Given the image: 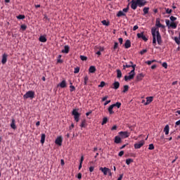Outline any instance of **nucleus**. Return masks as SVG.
<instances>
[{
    "mask_svg": "<svg viewBox=\"0 0 180 180\" xmlns=\"http://www.w3.org/2000/svg\"><path fill=\"white\" fill-rule=\"evenodd\" d=\"M151 33L153 36V46H155V44H157V42L159 46H161V44H162V38L161 37V34H160V30H158V28H156L155 27H153L151 29Z\"/></svg>",
    "mask_w": 180,
    "mask_h": 180,
    "instance_id": "obj_1",
    "label": "nucleus"
},
{
    "mask_svg": "<svg viewBox=\"0 0 180 180\" xmlns=\"http://www.w3.org/2000/svg\"><path fill=\"white\" fill-rule=\"evenodd\" d=\"M147 5V1H141V0H131V8L133 11L137 9V6L142 8V6H146Z\"/></svg>",
    "mask_w": 180,
    "mask_h": 180,
    "instance_id": "obj_2",
    "label": "nucleus"
},
{
    "mask_svg": "<svg viewBox=\"0 0 180 180\" xmlns=\"http://www.w3.org/2000/svg\"><path fill=\"white\" fill-rule=\"evenodd\" d=\"M72 116H74V119H75V122H79V116H81V114H79V112H78V110L73 109V110L72 112Z\"/></svg>",
    "mask_w": 180,
    "mask_h": 180,
    "instance_id": "obj_3",
    "label": "nucleus"
},
{
    "mask_svg": "<svg viewBox=\"0 0 180 180\" xmlns=\"http://www.w3.org/2000/svg\"><path fill=\"white\" fill-rule=\"evenodd\" d=\"M24 99H33L34 98V91H28L24 96H23Z\"/></svg>",
    "mask_w": 180,
    "mask_h": 180,
    "instance_id": "obj_4",
    "label": "nucleus"
},
{
    "mask_svg": "<svg viewBox=\"0 0 180 180\" xmlns=\"http://www.w3.org/2000/svg\"><path fill=\"white\" fill-rule=\"evenodd\" d=\"M129 64H131V65H127V63H125V65H123V70H126V68H130V67H131L133 70H131V73H133L136 71V65H133L132 61H130Z\"/></svg>",
    "mask_w": 180,
    "mask_h": 180,
    "instance_id": "obj_5",
    "label": "nucleus"
},
{
    "mask_svg": "<svg viewBox=\"0 0 180 180\" xmlns=\"http://www.w3.org/2000/svg\"><path fill=\"white\" fill-rule=\"evenodd\" d=\"M144 144H146V141H144V140H141L139 143L134 144V148H136V150H139V148H142Z\"/></svg>",
    "mask_w": 180,
    "mask_h": 180,
    "instance_id": "obj_6",
    "label": "nucleus"
},
{
    "mask_svg": "<svg viewBox=\"0 0 180 180\" xmlns=\"http://www.w3.org/2000/svg\"><path fill=\"white\" fill-rule=\"evenodd\" d=\"M119 134L122 139H127L130 136V133L128 131H120Z\"/></svg>",
    "mask_w": 180,
    "mask_h": 180,
    "instance_id": "obj_7",
    "label": "nucleus"
},
{
    "mask_svg": "<svg viewBox=\"0 0 180 180\" xmlns=\"http://www.w3.org/2000/svg\"><path fill=\"white\" fill-rule=\"evenodd\" d=\"M137 37H138V39H142V40H143L144 41H147V40H148V39H147V37H146V36L144 35V34L143 32L138 33Z\"/></svg>",
    "mask_w": 180,
    "mask_h": 180,
    "instance_id": "obj_8",
    "label": "nucleus"
},
{
    "mask_svg": "<svg viewBox=\"0 0 180 180\" xmlns=\"http://www.w3.org/2000/svg\"><path fill=\"white\" fill-rule=\"evenodd\" d=\"M154 99V97L153 96H149L146 98V102H145L144 105L145 106H147V105H150L151 102H153Z\"/></svg>",
    "mask_w": 180,
    "mask_h": 180,
    "instance_id": "obj_9",
    "label": "nucleus"
},
{
    "mask_svg": "<svg viewBox=\"0 0 180 180\" xmlns=\"http://www.w3.org/2000/svg\"><path fill=\"white\" fill-rule=\"evenodd\" d=\"M56 144L58 146H61L63 144V137L62 136H58L56 141H55Z\"/></svg>",
    "mask_w": 180,
    "mask_h": 180,
    "instance_id": "obj_10",
    "label": "nucleus"
},
{
    "mask_svg": "<svg viewBox=\"0 0 180 180\" xmlns=\"http://www.w3.org/2000/svg\"><path fill=\"white\" fill-rule=\"evenodd\" d=\"M6 61H8V54L4 53L2 56L1 63L6 64Z\"/></svg>",
    "mask_w": 180,
    "mask_h": 180,
    "instance_id": "obj_11",
    "label": "nucleus"
},
{
    "mask_svg": "<svg viewBox=\"0 0 180 180\" xmlns=\"http://www.w3.org/2000/svg\"><path fill=\"white\" fill-rule=\"evenodd\" d=\"M100 171H101V172H103L104 175H108V172H109L110 169H109V168L107 167H101Z\"/></svg>",
    "mask_w": 180,
    "mask_h": 180,
    "instance_id": "obj_12",
    "label": "nucleus"
},
{
    "mask_svg": "<svg viewBox=\"0 0 180 180\" xmlns=\"http://www.w3.org/2000/svg\"><path fill=\"white\" fill-rule=\"evenodd\" d=\"M61 52L63 53H65V54H68V53H70V46L65 45L64 46V49L62 50Z\"/></svg>",
    "mask_w": 180,
    "mask_h": 180,
    "instance_id": "obj_13",
    "label": "nucleus"
},
{
    "mask_svg": "<svg viewBox=\"0 0 180 180\" xmlns=\"http://www.w3.org/2000/svg\"><path fill=\"white\" fill-rule=\"evenodd\" d=\"M114 143H115V144H120V143H122V138L119 136H116L115 137Z\"/></svg>",
    "mask_w": 180,
    "mask_h": 180,
    "instance_id": "obj_14",
    "label": "nucleus"
},
{
    "mask_svg": "<svg viewBox=\"0 0 180 180\" xmlns=\"http://www.w3.org/2000/svg\"><path fill=\"white\" fill-rule=\"evenodd\" d=\"M58 86L60 88H67V81L63 80L59 84Z\"/></svg>",
    "mask_w": 180,
    "mask_h": 180,
    "instance_id": "obj_15",
    "label": "nucleus"
},
{
    "mask_svg": "<svg viewBox=\"0 0 180 180\" xmlns=\"http://www.w3.org/2000/svg\"><path fill=\"white\" fill-rule=\"evenodd\" d=\"M124 47L125 49H130V47H131V42L130 41V40L127 39L125 41Z\"/></svg>",
    "mask_w": 180,
    "mask_h": 180,
    "instance_id": "obj_16",
    "label": "nucleus"
},
{
    "mask_svg": "<svg viewBox=\"0 0 180 180\" xmlns=\"http://www.w3.org/2000/svg\"><path fill=\"white\" fill-rule=\"evenodd\" d=\"M164 132L166 135L169 134V125L167 124L164 128Z\"/></svg>",
    "mask_w": 180,
    "mask_h": 180,
    "instance_id": "obj_17",
    "label": "nucleus"
},
{
    "mask_svg": "<svg viewBox=\"0 0 180 180\" xmlns=\"http://www.w3.org/2000/svg\"><path fill=\"white\" fill-rule=\"evenodd\" d=\"M144 78V75L143 73L138 74L136 76V81H141Z\"/></svg>",
    "mask_w": 180,
    "mask_h": 180,
    "instance_id": "obj_18",
    "label": "nucleus"
},
{
    "mask_svg": "<svg viewBox=\"0 0 180 180\" xmlns=\"http://www.w3.org/2000/svg\"><path fill=\"white\" fill-rule=\"evenodd\" d=\"M134 78V75H126L124 76V81H130V79H133Z\"/></svg>",
    "mask_w": 180,
    "mask_h": 180,
    "instance_id": "obj_19",
    "label": "nucleus"
},
{
    "mask_svg": "<svg viewBox=\"0 0 180 180\" xmlns=\"http://www.w3.org/2000/svg\"><path fill=\"white\" fill-rule=\"evenodd\" d=\"M113 108H115L113 105L109 106L108 110L110 115H113V113H115V111H113Z\"/></svg>",
    "mask_w": 180,
    "mask_h": 180,
    "instance_id": "obj_20",
    "label": "nucleus"
},
{
    "mask_svg": "<svg viewBox=\"0 0 180 180\" xmlns=\"http://www.w3.org/2000/svg\"><path fill=\"white\" fill-rule=\"evenodd\" d=\"M15 123V119H13L12 122L11 124V129H13V130H16V124Z\"/></svg>",
    "mask_w": 180,
    "mask_h": 180,
    "instance_id": "obj_21",
    "label": "nucleus"
},
{
    "mask_svg": "<svg viewBox=\"0 0 180 180\" xmlns=\"http://www.w3.org/2000/svg\"><path fill=\"white\" fill-rule=\"evenodd\" d=\"M89 71L90 73L94 74L96 71V68L95 66H90Z\"/></svg>",
    "mask_w": 180,
    "mask_h": 180,
    "instance_id": "obj_22",
    "label": "nucleus"
},
{
    "mask_svg": "<svg viewBox=\"0 0 180 180\" xmlns=\"http://www.w3.org/2000/svg\"><path fill=\"white\" fill-rule=\"evenodd\" d=\"M113 86L114 89H119V86H120V83H119V82H115L113 83Z\"/></svg>",
    "mask_w": 180,
    "mask_h": 180,
    "instance_id": "obj_23",
    "label": "nucleus"
},
{
    "mask_svg": "<svg viewBox=\"0 0 180 180\" xmlns=\"http://www.w3.org/2000/svg\"><path fill=\"white\" fill-rule=\"evenodd\" d=\"M39 41H41V43H46V41H47V38H46V37L44 36H41L39 39Z\"/></svg>",
    "mask_w": 180,
    "mask_h": 180,
    "instance_id": "obj_24",
    "label": "nucleus"
},
{
    "mask_svg": "<svg viewBox=\"0 0 180 180\" xmlns=\"http://www.w3.org/2000/svg\"><path fill=\"white\" fill-rule=\"evenodd\" d=\"M178 25L175 22H172L170 23L169 27H172V29H176V27Z\"/></svg>",
    "mask_w": 180,
    "mask_h": 180,
    "instance_id": "obj_25",
    "label": "nucleus"
},
{
    "mask_svg": "<svg viewBox=\"0 0 180 180\" xmlns=\"http://www.w3.org/2000/svg\"><path fill=\"white\" fill-rule=\"evenodd\" d=\"M44 141H46V134H42L41 136V144H44Z\"/></svg>",
    "mask_w": 180,
    "mask_h": 180,
    "instance_id": "obj_26",
    "label": "nucleus"
},
{
    "mask_svg": "<svg viewBox=\"0 0 180 180\" xmlns=\"http://www.w3.org/2000/svg\"><path fill=\"white\" fill-rule=\"evenodd\" d=\"M148 11H150V7H144L143 9V15H147V13H148Z\"/></svg>",
    "mask_w": 180,
    "mask_h": 180,
    "instance_id": "obj_27",
    "label": "nucleus"
},
{
    "mask_svg": "<svg viewBox=\"0 0 180 180\" xmlns=\"http://www.w3.org/2000/svg\"><path fill=\"white\" fill-rule=\"evenodd\" d=\"M112 106L114 108L117 107L118 109L120 108V107L122 106V103L120 102H117L115 104H112Z\"/></svg>",
    "mask_w": 180,
    "mask_h": 180,
    "instance_id": "obj_28",
    "label": "nucleus"
},
{
    "mask_svg": "<svg viewBox=\"0 0 180 180\" xmlns=\"http://www.w3.org/2000/svg\"><path fill=\"white\" fill-rule=\"evenodd\" d=\"M117 18H120V16H126V14L123 13V11H120L117 14Z\"/></svg>",
    "mask_w": 180,
    "mask_h": 180,
    "instance_id": "obj_29",
    "label": "nucleus"
},
{
    "mask_svg": "<svg viewBox=\"0 0 180 180\" xmlns=\"http://www.w3.org/2000/svg\"><path fill=\"white\" fill-rule=\"evenodd\" d=\"M117 78H122V71L120 70H117Z\"/></svg>",
    "mask_w": 180,
    "mask_h": 180,
    "instance_id": "obj_30",
    "label": "nucleus"
},
{
    "mask_svg": "<svg viewBox=\"0 0 180 180\" xmlns=\"http://www.w3.org/2000/svg\"><path fill=\"white\" fill-rule=\"evenodd\" d=\"M89 77H88V76L86 75V76L84 77V85H88V81H89Z\"/></svg>",
    "mask_w": 180,
    "mask_h": 180,
    "instance_id": "obj_31",
    "label": "nucleus"
},
{
    "mask_svg": "<svg viewBox=\"0 0 180 180\" xmlns=\"http://www.w3.org/2000/svg\"><path fill=\"white\" fill-rule=\"evenodd\" d=\"M101 23L104 26H109V25H110V22L106 21V20H103V21H101Z\"/></svg>",
    "mask_w": 180,
    "mask_h": 180,
    "instance_id": "obj_32",
    "label": "nucleus"
},
{
    "mask_svg": "<svg viewBox=\"0 0 180 180\" xmlns=\"http://www.w3.org/2000/svg\"><path fill=\"white\" fill-rule=\"evenodd\" d=\"M133 162V159L129 158L126 160V164L127 165H130Z\"/></svg>",
    "mask_w": 180,
    "mask_h": 180,
    "instance_id": "obj_33",
    "label": "nucleus"
},
{
    "mask_svg": "<svg viewBox=\"0 0 180 180\" xmlns=\"http://www.w3.org/2000/svg\"><path fill=\"white\" fill-rule=\"evenodd\" d=\"M106 123H108V117H105L103 119L101 124L102 126H103V124H106Z\"/></svg>",
    "mask_w": 180,
    "mask_h": 180,
    "instance_id": "obj_34",
    "label": "nucleus"
},
{
    "mask_svg": "<svg viewBox=\"0 0 180 180\" xmlns=\"http://www.w3.org/2000/svg\"><path fill=\"white\" fill-rule=\"evenodd\" d=\"M20 29H21V30H22V32H25V30H26L27 29V26L26 25H22L20 26Z\"/></svg>",
    "mask_w": 180,
    "mask_h": 180,
    "instance_id": "obj_35",
    "label": "nucleus"
},
{
    "mask_svg": "<svg viewBox=\"0 0 180 180\" xmlns=\"http://www.w3.org/2000/svg\"><path fill=\"white\" fill-rule=\"evenodd\" d=\"M127 91H129V85H124V90L122 91V92H124V94H125V92H127Z\"/></svg>",
    "mask_w": 180,
    "mask_h": 180,
    "instance_id": "obj_36",
    "label": "nucleus"
},
{
    "mask_svg": "<svg viewBox=\"0 0 180 180\" xmlns=\"http://www.w3.org/2000/svg\"><path fill=\"white\" fill-rule=\"evenodd\" d=\"M174 41H176V44H180V39L179 37L178 38L177 37H175L174 39Z\"/></svg>",
    "mask_w": 180,
    "mask_h": 180,
    "instance_id": "obj_37",
    "label": "nucleus"
},
{
    "mask_svg": "<svg viewBox=\"0 0 180 180\" xmlns=\"http://www.w3.org/2000/svg\"><path fill=\"white\" fill-rule=\"evenodd\" d=\"M80 60H82V61H86V60H88V58L84 56H80Z\"/></svg>",
    "mask_w": 180,
    "mask_h": 180,
    "instance_id": "obj_38",
    "label": "nucleus"
},
{
    "mask_svg": "<svg viewBox=\"0 0 180 180\" xmlns=\"http://www.w3.org/2000/svg\"><path fill=\"white\" fill-rule=\"evenodd\" d=\"M86 120H83L82 121L80 127H85V124H86Z\"/></svg>",
    "mask_w": 180,
    "mask_h": 180,
    "instance_id": "obj_39",
    "label": "nucleus"
},
{
    "mask_svg": "<svg viewBox=\"0 0 180 180\" xmlns=\"http://www.w3.org/2000/svg\"><path fill=\"white\" fill-rule=\"evenodd\" d=\"M105 85H106V83H105V82H101V84L98 85V87L103 88V86H105Z\"/></svg>",
    "mask_w": 180,
    "mask_h": 180,
    "instance_id": "obj_40",
    "label": "nucleus"
},
{
    "mask_svg": "<svg viewBox=\"0 0 180 180\" xmlns=\"http://www.w3.org/2000/svg\"><path fill=\"white\" fill-rule=\"evenodd\" d=\"M129 5H128L127 6V8L122 9V12H124L125 13H127V12H129Z\"/></svg>",
    "mask_w": 180,
    "mask_h": 180,
    "instance_id": "obj_41",
    "label": "nucleus"
},
{
    "mask_svg": "<svg viewBox=\"0 0 180 180\" xmlns=\"http://www.w3.org/2000/svg\"><path fill=\"white\" fill-rule=\"evenodd\" d=\"M153 63H155V60H148L146 62V64H148V65H151V64H153Z\"/></svg>",
    "mask_w": 180,
    "mask_h": 180,
    "instance_id": "obj_42",
    "label": "nucleus"
},
{
    "mask_svg": "<svg viewBox=\"0 0 180 180\" xmlns=\"http://www.w3.org/2000/svg\"><path fill=\"white\" fill-rule=\"evenodd\" d=\"M78 72H79V67L75 68L74 70L75 74H78Z\"/></svg>",
    "mask_w": 180,
    "mask_h": 180,
    "instance_id": "obj_43",
    "label": "nucleus"
},
{
    "mask_svg": "<svg viewBox=\"0 0 180 180\" xmlns=\"http://www.w3.org/2000/svg\"><path fill=\"white\" fill-rule=\"evenodd\" d=\"M70 91L71 92H74V91H75V86H74L73 85H70Z\"/></svg>",
    "mask_w": 180,
    "mask_h": 180,
    "instance_id": "obj_44",
    "label": "nucleus"
},
{
    "mask_svg": "<svg viewBox=\"0 0 180 180\" xmlns=\"http://www.w3.org/2000/svg\"><path fill=\"white\" fill-rule=\"evenodd\" d=\"M160 25H161V22H160V21H159L158 19H157V20H156L155 26H157V27H160Z\"/></svg>",
    "mask_w": 180,
    "mask_h": 180,
    "instance_id": "obj_45",
    "label": "nucleus"
},
{
    "mask_svg": "<svg viewBox=\"0 0 180 180\" xmlns=\"http://www.w3.org/2000/svg\"><path fill=\"white\" fill-rule=\"evenodd\" d=\"M165 11H166V13H168V14L172 13V9L165 8Z\"/></svg>",
    "mask_w": 180,
    "mask_h": 180,
    "instance_id": "obj_46",
    "label": "nucleus"
},
{
    "mask_svg": "<svg viewBox=\"0 0 180 180\" xmlns=\"http://www.w3.org/2000/svg\"><path fill=\"white\" fill-rule=\"evenodd\" d=\"M117 47H119V43L115 42L113 49L116 50V49H117Z\"/></svg>",
    "mask_w": 180,
    "mask_h": 180,
    "instance_id": "obj_47",
    "label": "nucleus"
},
{
    "mask_svg": "<svg viewBox=\"0 0 180 180\" xmlns=\"http://www.w3.org/2000/svg\"><path fill=\"white\" fill-rule=\"evenodd\" d=\"M17 19H25V15H19L18 16H17Z\"/></svg>",
    "mask_w": 180,
    "mask_h": 180,
    "instance_id": "obj_48",
    "label": "nucleus"
},
{
    "mask_svg": "<svg viewBox=\"0 0 180 180\" xmlns=\"http://www.w3.org/2000/svg\"><path fill=\"white\" fill-rule=\"evenodd\" d=\"M154 148H155L154 144L150 143V144L149 145L148 150H154Z\"/></svg>",
    "mask_w": 180,
    "mask_h": 180,
    "instance_id": "obj_49",
    "label": "nucleus"
},
{
    "mask_svg": "<svg viewBox=\"0 0 180 180\" xmlns=\"http://www.w3.org/2000/svg\"><path fill=\"white\" fill-rule=\"evenodd\" d=\"M162 67L165 69L168 68V64L166 63V62H164L162 64Z\"/></svg>",
    "mask_w": 180,
    "mask_h": 180,
    "instance_id": "obj_50",
    "label": "nucleus"
},
{
    "mask_svg": "<svg viewBox=\"0 0 180 180\" xmlns=\"http://www.w3.org/2000/svg\"><path fill=\"white\" fill-rule=\"evenodd\" d=\"M170 20H171V22H175V20H176V18L172 15L170 17Z\"/></svg>",
    "mask_w": 180,
    "mask_h": 180,
    "instance_id": "obj_51",
    "label": "nucleus"
},
{
    "mask_svg": "<svg viewBox=\"0 0 180 180\" xmlns=\"http://www.w3.org/2000/svg\"><path fill=\"white\" fill-rule=\"evenodd\" d=\"M146 52H147V49H143V50L140 51V54L141 56H143V54H146Z\"/></svg>",
    "mask_w": 180,
    "mask_h": 180,
    "instance_id": "obj_52",
    "label": "nucleus"
},
{
    "mask_svg": "<svg viewBox=\"0 0 180 180\" xmlns=\"http://www.w3.org/2000/svg\"><path fill=\"white\" fill-rule=\"evenodd\" d=\"M124 154V151L121 150V151L119 153L118 155H119V157H122V155H123Z\"/></svg>",
    "mask_w": 180,
    "mask_h": 180,
    "instance_id": "obj_53",
    "label": "nucleus"
},
{
    "mask_svg": "<svg viewBox=\"0 0 180 180\" xmlns=\"http://www.w3.org/2000/svg\"><path fill=\"white\" fill-rule=\"evenodd\" d=\"M77 178L78 179H81L82 178V174L78 173Z\"/></svg>",
    "mask_w": 180,
    "mask_h": 180,
    "instance_id": "obj_54",
    "label": "nucleus"
},
{
    "mask_svg": "<svg viewBox=\"0 0 180 180\" xmlns=\"http://www.w3.org/2000/svg\"><path fill=\"white\" fill-rule=\"evenodd\" d=\"M165 22H166L167 26H169V27L170 25H171V22H169V20H166Z\"/></svg>",
    "mask_w": 180,
    "mask_h": 180,
    "instance_id": "obj_55",
    "label": "nucleus"
},
{
    "mask_svg": "<svg viewBox=\"0 0 180 180\" xmlns=\"http://www.w3.org/2000/svg\"><path fill=\"white\" fill-rule=\"evenodd\" d=\"M118 41L120 42V44H123V38H119Z\"/></svg>",
    "mask_w": 180,
    "mask_h": 180,
    "instance_id": "obj_56",
    "label": "nucleus"
},
{
    "mask_svg": "<svg viewBox=\"0 0 180 180\" xmlns=\"http://www.w3.org/2000/svg\"><path fill=\"white\" fill-rule=\"evenodd\" d=\"M108 98H109L108 96H105L102 98V102H105V101H106V99H108Z\"/></svg>",
    "mask_w": 180,
    "mask_h": 180,
    "instance_id": "obj_57",
    "label": "nucleus"
},
{
    "mask_svg": "<svg viewBox=\"0 0 180 180\" xmlns=\"http://www.w3.org/2000/svg\"><path fill=\"white\" fill-rule=\"evenodd\" d=\"M111 101L109 100V101H106L105 103H104V106H106V105H109V103H110Z\"/></svg>",
    "mask_w": 180,
    "mask_h": 180,
    "instance_id": "obj_58",
    "label": "nucleus"
},
{
    "mask_svg": "<svg viewBox=\"0 0 180 180\" xmlns=\"http://www.w3.org/2000/svg\"><path fill=\"white\" fill-rule=\"evenodd\" d=\"M94 169H95V167H94L91 166V167H89V171H90L91 172H94Z\"/></svg>",
    "mask_w": 180,
    "mask_h": 180,
    "instance_id": "obj_59",
    "label": "nucleus"
},
{
    "mask_svg": "<svg viewBox=\"0 0 180 180\" xmlns=\"http://www.w3.org/2000/svg\"><path fill=\"white\" fill-rule=\"evenodd\" d=\"M137 29H139V26H138V25L134 26V27H133V30H134V31L137 30Z\"/></svg>",
    "mask_w": 180,
    "mask_h": 180,
    "instance_id": "obj_60",
    "label": "nucleus"
},
{
    "mask_svg": "<svg viewBox=\"0 0 180 180\" xmlns=\"http://www.w3.org/2000/svg\"><path fill=\"white\" fill-rule=\"evenodd\" d=\"M117 126H116V125H114L112 127V129H111V130H117Z\"/></svg>",
    "mask_w": 180,
    "mask_h": 180,
    "instance_id": "obj_61",
    "label": "nucleus"
},
{
    "mask_svg": "<svg viewBox=\"0 0 180 180\" xmlns=\"http://www.w3.org/2000/svg\"><path fill=\"white\" fill-rule=\"evenodd\" d=\"M82 162H84V155H82L80 159V164H82Z\"/></svg>",
    "mask_w": 180,
    "mask_h": 180,
    "instance_id": "obj_62",
    "label": "nucleus"
},
{
    "mask_svg": "<svg viewBox=\"0 0 180 180\" xmlns=\"http://www.w3.org/2000/svg\"><path fill=\"white\" fill-rule=\"evenodd\" d=\"M123 179V174H120L117 180H122Z\"/></svg>",
    "mask_w": 180,
    "mask_h": 180,
    "instance_id": "obj_63",
    "label": "nucleus"
},
{
    "mask_svg": "<svg viewBox=\"0 0 180 180\" xmlns=\"http://www.w3.org/2000/svg\"><path fill=\"white\" fill-rule=\"evenodd\" d=\"M65 163L64 162V160H60V165H64Z\"/></svg>",
    "mask_w": 180,
    "mask_h": 180,
    "instance_id": "obj_64",
    "label": "nucleus"
}]
</instances>
